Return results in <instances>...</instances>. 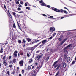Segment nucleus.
I'll use <instances>...</instances> for the list:
<instances>
[{
	"instance_id": "4",
	"label": "nucleus",
	"mask_w": 76,
	"mask_h": 76,
	"mask_svg": "<svg viewBox=\"0 0 76 76\" xmlns=\"http://www.w3.org/2000/svg\"><path fill=\"white\" fill-rule=\"evenodd\" d=\"M52 10H54L55 11V12H60V10L57 9L56 8H55L54 7L52 8Z\"/></svg>"
},
{
	"instance_id": "25",
	"label": "nucleus",
	"mask_w": 76,
	"mask_h": 76,
	"mask_svg": "<svg viewBox=\"0 0 76 76\" xmlns=\"http://www.w3.org/2000/svg\"><path fill=\"white\" fill-rule=\"evenodd\" d=\"M27 56L28 57H30V55H29V53H27Z\"/></svg>"
},
{
	"instance_id": "12",
	"label": "nucleus",
	"mask_w": 76,
	"mask_h": 76,
	"mask_svg": "<svg viewBox=\"0 0 76 76\" xmlns=\"http://www.w3.org/2000/svg\"><path fill=\"white\" fill-rule=\"evenodd\" d=\"M66 60L67 62L68 63H69V62H70V58L68 57V58H67Z\"/></svg>"
},
{
	"instance_id": "18",
	"label": "nucleus",
	"mask_w": 76,
	"mask_h": 76,
	"mask_svg": "<svg viewBox=\"0 0 76 76\" xmlns=\"http://www.w3.org/2000/svg\"><path fill=\"white\" fill-rule=\"evenodd\" d=\"M3 48H1V50L0 51V53H3Z\"/></svg>"
},
{
	"instance_id": "59",
	"label": "nucleus",
	"mask_w": 76,
	"mask_h": 76,
	"mask_svg": "<svg viewBox=\"0 0 76 76\" xmlns=\"http://www.w3.org/2000/svg\"><path fill=\"white\" fill-rule=\"evenodd\" d=\"M36 75L35 74H33L32 75V76H36Z\"/></svg>"
},
{
	"instance_id": "2",
	"label": "nucleus",
	"mask_w": 76,
	"mask_h": 76,
	"mask_svg": "<svg viewBox=\"0 0 76 76\" xmlns=\"http://www.w3.org/2000/svg\"><path fill=\"white\" fill-rule=\"evenodd\" d=\"M47 40H45L42 41L40 43H42V45H40V47H41V46L44 45L45 44H46V43H47Z\"/></svg>"
},
{
	"instance_id": "52",
	"label": "nucleus",
	"mask_w": 76,
	"mask_h": 76,
	"mask_svg": "<svg viewBox=\"0 0 76 76\" xmlns=\"http://www.w3.org/2000/svg\"><path fill=\"white\" fill-rule=\"evenodd\" d=\"M22 73H24L25 71H24V70H22Z\"/></svg>"
},
{
	"instance_id": "20",
	"label": "nucleus",
	"mask_w": 76,
	"mask_h": 76,
	"mask_svg": "<svg viewBox=\"0 0 76 76\" xmlns=\"http://www.w3.org/2000/svg\"><path fill=\"white\" fill-rule=\"evenodd\" d=\"M32 59H30L29 61V62L30 63H32Z\"/></svg>"
},
{
	"instance_id": "29",
	"label": "nucleus",
	"mask_w": 76,
	"mask_h": 76,
	"mask_svg": "<svg viewBox=\"0 0 76 76\" xmlns=\"http://www.w3.org/2000/svg\"><path fill=\"white\" fill-rule=\"evenodd\" d=\"M76 62V61H74L72 63V64H75V63Z\"/></svg>"
},
{
	"instance_id": "34",
	"label": "nucleus",
	"mask_w": 76,
	"mask_h": 76,
	"mask_svg": "<svg viewBox=\"0 0 76 76\" xmlns=\"http://www.w3.org/2000/svg\"><path fill=\"white\" fill-rule=\"evenodd\" d=\"M6 58V56H3V60H5V59Z\"/></svg>"
},
{
	"instance_id": "46",
	"label": "nucleus",
	"mask_w": 76,
	"mask_h": 76,
	"mask_svg": "<svg viewBox=\"0 0 76 76\" xmlns=\"http://www.w3.org/2000/svg\"><path fill=\"white\" fill-rule=\"evenodd\" d=\"M48 18H54V17L53 16H50Z\"/></svg>"
},
{
	"instance_id": "47",
	"label": "nucleus",
	"mask_w": 76,
	"mask_h": 76,
	"mask_svg": "<svg viewBox=\"0 0 76 76\" xmlns=\"http://www.w3.org/2000/svg\"><path fill=\"white\" fill-rule=\"evenodd\" d=\"M23 11H20L18 12V13H23Z\"/></svg>"
},
{
	"instance_id": "11",
	"label": "nucleus",
	"mask_w": 76,
	"mask_h": 76,
	"mask_svg": "<svg viewBox=\"0 0 76 76\" xmlns=\"http://www.w3.org/2000/svg\"><path fill=\"white\" fill-rule=\"evenodd\" d=\"M3 64H4L5 66H7V63L6 62V60H3Z\"/></svg>"
},
{
	"instance_id": "31",
	"label": "nucleus",
	"mask_w": 76,
	"mask_h": 76,
	"mask_svg": "<svg viewBox=\"0 0 76 76\" xmlns=\"http://www.w3.org/2000/svg\"><path fill=\"white\" fill-rule=\"evenodd\" d=\"M17 10H18V11L20 10H21V8H20L18 7L17 8Z\"/></svg>"
},
{
	"instance_id": "30",
	"label": "nucleus",
	"mask_w": 76,
	"mask_h": 76,
	"mask_svg": "<svg viewBox=\"0 0 76 76\" xmlns=\"http://www.w3.org/2000/svg\"><path fill=\"white\" fill-rule=\"evenodd\" d=\"M7 74H8V75H10V71H8L7 72Z\"/></svg>"
},
{
	"instance_id": "26",
	"label": "nucleus",
	"mask_w": 76,
	"mask_h": 76,
	"mask_svg": "<svg viewBox=\"0 0 76 76\" xmlns=\"http://www.w3.org/2000/svg\"><path fill=\"white\" fill-rule=\"evenodd\" d=\"M64 13H66V14H67V13H68V12H67V11H64Z\"/></svg>"
},
{
	"instance_id": "45",
	"label": "nucleus",
	"mask_w": 76,
	"mask_h": 76,
	"mask_svg": "<svg viewBox=\"0 0 76 76\" xmlns=\"http://www.w3.org/2000/svg\"><path fill=\"white\" fill-rule=\"evenodd\" d=\"M16 4H19V1H17Z\"/></svg>"
},
{
	"instance_id": "51",
	"label": "nucleus",
	"mask_w": 76,
	"mask_h": 76,
	"mask_svg": "<svg viewBox=\"0 0 76 76\" xmlns=\"http://www.w3.org/2000/svg\"><path fill=\"white\" fill-rule=\"evenodd\" d=\"M34 66H33L32 67L31 69H34Z\"/></svg>"
},
{
	"instance_id": "60",
	"label": "nucleus",
	"mask_w": 76,
	"mask_h": 76,
	"mask_svg": "<svg viewBox=\"0 0 76 76\" xmlns=\"http://www.w3.org/2000/svg\"><path fill=\"white\" fill-rule=\"evenodd\" d=\"M43 16H47V15L44 14H43Z\"/></svg>"
},
{
	"instance_id": "16",
	"label": "nucleus",
	"mask_w": 76,
	"mask_h": 76,
	"mask_svg": "<svg viewBox=\"0 0 76 76\" xmlns=\"http://www.w3.org/2000/svg\"><path fill=\"white\" fill-rule=\"evenodd\" d=\"M67 38L63 40L62 41V42L61 43V44H63L65 42L66 40H67Z\"/></svg>"
},
{
	"instance_id": "58",
	"label": "nucleus",
	"mask_w": 76,
	"mask_h": 76,
	"mask_svg": "<svg viewBox=\"0 0 76 76\" xmlns=\"http://www.w3.org/2000/svg\"><path fill=\"white\" fill-rule=\"evenodd\" d=\"M58 39L59 40V41H61V39L60 38H59Z\"/></svg>"
},
{
	"instance_id": "40",
	"label": "nucleus",
	"mask_w": 76,
	"mask_h": 76,
	"mask_svg": "<svg viewBox=\"0 0 76 76\" xmlns=\"http://www.w3.org/2000/svg\"><path fill=\"white\" fill-rule=\"evenodd\" d=\"M11 58H12L11 56H10L8 58L9 59H11Z\"/></svg>"
},
{
	"instance_id": "23",
	"label": "nucleus",
	"mask_w": 76,
	"mask_h": 76,
	"mask_svg": "<svg viewBox=\"0 0 76 76\" xmlns=\"http://www.w3.org/2000/svg\"><path fill=\"white\" fill-rule=\"evenodd\" d=\"M59 74V72H58L55 75V76H57Z\"/></svg>"
},
{
	"instance_id": "9",
	"label": "nucleus",
	"mask_w": 76,
	"mask_h": 76,
	"mask_svg": "<svg viewBox=\"0 0 76 76\" xmlns=\"http://www.w3.org/2000/svg\"><path fill=\"white\" fill-rule=\"evenodd\" d=\"M61 67H62V66L61 65V64L59 65L58 66V67L55 69L56 70H57L58 69H59V68H60V67L61 68Z\"/></svg>"
},
{
	"instance_id": "3",
	"label": "nucleus",
	"mask_w": 76,
	"mask_h": 76,
	"mask_svg": "<svg viewBox=\"0 0 76 76\" xmlns=\"http://www.w3.org/2000/svg\"><path fill=\"white\" fill-rule=\"evenodd\" d=\"M42 56H43V54L42 53H41L38 55L37 57V60L38 61L42 57Z\"/></svg>"
},
{
	"instance_id": "13",
	"label": "nucleus",
	"mask_w": 76,
	"mask_h": 76,
	"mask_svg": "<svg viewBox=\"0 0 76 76\" xmlns=\"http://www.w3.org/2000/svg\"><path fill=\"white\" fill-rule=\"evenodd\" d=\"M8 16L10 18H12V15H11V14H10V12H9V11H8Z\"/></svg>"
},
{
	"instance_id": "15",
	"label": "nucleus",
	"mask_w": 76,
	"mask_h": 76,
	"mask_svg": "<svg viewBox=\"0 0 76 76\" xmlns=\"http://www.w3.org/2000/svg\"><path fill=\"white\" fill-rule=\"evenodd\" d=\"M13 60L14 63H16V61H17V59H16L14 58L13 59Z\"/></svg>"
},
{
	"instance_id": "8",
	"label": "nucleus",
	"mask_w": 76,
	"mask_h": 76,
	"mask_svg": "<svg viewBox=\"0 0 76 76\" xmlns=\"http://www.w3.org/2000/svg\"><path fill=\"white\" fill-rule=\"evenodd\" d=\"M63 66L64 68H65L66 67V64L64 62H62Z\"/></svg>"
},
{
	"instance_id": "1",
	"label": "nucleus",
	"mask_w": 76,
	"mask_h": 76,
	"mask_svg": "<svg viewBox=\"0 0 76 76\" xmlns=\"http://www.w3.org/2000/svg\"><path fill=\"white\" fill-rule=\"evenodd\" d=\"M40 43H39L36 45L34 46L33 47L31 48H30V50H31V51H33L34 50V49L36 48V47H38V45H39V44H40Z\"/></svg>"
},
{
	"instance_id": "17",
	"label": "nucleus",
	"mask_w": 76,
	"mask_h": 76,
	"mask_svg": "<svg viewBox=\"0 0 76 76\" xmlns=\"http://www.w3.org/2000/svg\"><path fill=\"white\" fill-rule=\"evenodd\" d=\"M31 67H32V65L30 66H28V67L27 68L28 70H31Z\"/></svg>"
},
{
	"instance_id": "64",
	"label": "nucleus",
	"mask_w": 76,
	"mask_h": 76,
	"mask_svg": "<svg viewBox=\"0 0 76 76\" xmlns=\"http://www.w3.org/2000/svg\"><path fill=\"white\" fill-rule=\"evenodd\" d=\"M63 18H64V17H62L61 18V19H63Z\"/></svg>"
},
{
	"instance_id": "7",
	"label": "nucleus",
	"mask_w": 76,
	"mask_h": 76,
	"mask_svg": "<svg viewBox=\"0 0 76 76\" xmlns=\"http://www.w3.org/2000/svg\"><path fill=\"white\" fill-rule=\"evenodd\" d=\"M18 53V51H15L14 52V53L13 54L14 56L15 57H17V56H18V55L17 54V53Z\"/></svg>"
},
{
	"instance_id": "48",
	"label": "nucleus",
	"mask_w": 76,
	"mask_h": 76,
	"mask_svg": "<svg viewBox=\"0 0 76 76\" xmlns=\"http://www.w3.org/2000/svg\"><path fill=\"white\" fill-rule=\"evenodd\" d=\"M47 7H48V8H50V7H51V6L50 5H47Z\"/></svg>"
},
{
	"instance_id": "22",
	"label": "nucleus",
	"mask_w": 76,
	"mask_h": 76,
	"mask_svg": "<svg viewBox=\"0 0 76 76\" xmlns=\"http://www.w3.org/2000/svg\"><path fill=\"white\" fill-rule=\"evenodd\" d=\"M12 14L15 17H16V13L13 12H12Z\"/></svg>"
},
{
	"instance_id": "55",
	"label": "nucleus",
	"mask_w": 76,
	"mask_h": 76,
	"mask_svg": "<svg viewBox=\"0 0 76 76\" xmlns=\"http://www.w3.org/2000/svg\"><path fill=\"white\" fill-rule=\"evenodd\" d=\"M35 65V66H37V65H38V63H36Z\"/></svg>"
},
{
	"instance_id": "10",
	"label": "nucleus",
	"mask_w": 76,
	"mask_h": 76,
	"mask_svg": "<svg viewBox=\"0 0 76 76\" xmlns=\"http://www.w3.org/2000/svg\"><path fill=\"white\" fill-rule=\"evenodd\" d=\"M38 68H36V69L34 71V73H35V74L37 73H38V72H39V71H38Z\"/></svg>"
},
{
	"instance_id": "50",
	"label": "nucleus",
	"mask_w": 76,
	"mask_h": 76,
	"mask_svg": "<svg viewBox=\"0 0 76 76\" xmlns=\"http://www.w3.org/2000/svg\"><path fill=\"white\" fill-rule=\"evenodd\" d=\"M15 73V71H13V72H12L11 74H14V73Z\"/></svg>"
},
{
	"instance_id": "63",
	"label": "nucleus",
	"mask_w": 76,
	"mask_h": 76,
	"mask_svg": "<svg viewBox=\"0 0 76 76\" xmlns=\"http://www.w3.org/2000/svg\"><path fill=\"white\" fill-rule=\"evenodd\" d=\"M57 63V61H56L55 62H54L55 64H56V63Z\"/></svg>"
},
{
	"instance_id": "53",
	"label": "nucleus",
	"mask_w": 76,
	"mask_h": 76,
	"mask_svg": "<svg viewBox=\"0 0 76 76\" xmlns=\"http://www.w3.org/2000/svg\"><path fill=\"white\" fill-rule=\"evenodd\" d=\"M36 42V40L35 41H34L32 43L34 44V43H35Z\"/></svg>"
},
{
	"instance_id": "32",
	"label": "nucleus",
	"mask_w": 76,
	"mask_h": 76,
	"mask_svg": "<svg viewBox=\"0 0 76 76\" xmlns=\"http://www.w3.org/2000/svg\"><path fill=\"white\" fill-rule=\"evenodd\" d=\"M53 38V36H51L50 38H48V39H51Z\"/></svg>"
},
{
	"instance_id": "49",
	"label": "nucleus",
	"mask_w": 76,
	"mask_h": 76,
	"mask_svg": "<svg viewBox=\"0 0 76 76\" xmlns=\"http://www.w3.org/2000/svg\"><path fill=\"white\" fill-rule=\"evenodd\" d=\"M20 3L21 4H23V3L22 1L20 2Z\"/></svg>"
},
{
	"instance_id": "21",
	"label": "nucleus",
	"mask_w": 76,
	"mask_h": 76,
	"mask_svg": "<svg viewBox=\"0 0 76 76\" xmlns=\"http://www.w3.org/2000/svg\"><path fill=\"white\" fill-rule=\"evenodd\" d=\"M41 6H46L45 4L44 3H43L42 4H41Z\"/></svg>"
},
{
	"instance_id": "5",
	"label": "nucleus",
	"mask_w": 76,
	"mask_h": 76,
	"mask_svg": "<svg viewBox=\"0 0 76 76\" xmlns=\"http://www.w3.org/2000/svg\"><path fill=\"white\" fill-rule=\"evenodd\" d=\"M19 64L20 67H22V66H23V60L20 61L19 62Z\"/></svg>"
},
{
	"instance_id": "19",
	"label": "nucleus",
	"mask_w": 76,
	"mask_h": 76,
	"mask_svg": "<svg viewBox=\"0 0 76 76\" xmlns=\"http://www.w3.org/2000/svg\"><path fill=\"white\" fill-rule=\"evenodd\" d=\"M72 47V44H70L68 46V48H71Z\"/></svg>"
},
{
	"instance_id": "39",
	"label": "nucleus",
	"mask_w": 76,
	"mask_h": 76,
	"mask_svg": "<svg viewBox=\"0 0 76 76\" xmlns=\"http://www.w3.org/2000/svg\"><path fill=\"white\" fill-rule=\"evenodd\" d=\"M4 8L5 9H6V5L5 4L4 5Z\"/></svg>"
},
{
	"instance_id": "41",
	"label": "nucleus",
	"mask_w": 76,
	"mask_h": 76,
	"mask_svg": "<svg viewBox=\"0 0 76 76\" xmlns=\"http://www.w3.org/2000/svg\"><path fill=\"white\" fill-rule=\"evenodd\" d=\"M12 39L13 41H15V38L14 37H12Z\"/></svg>"
},
{
	"instance_id": "62",
	"label": "nucleus",
	"mask_w": 76,
	"mask_h": 76,
	"mask_svg": "<svg viewBox=\"0 0 76 76\" xmlns=\"http://www.w3.org/2000/svg\"><path fill=\"white\" fill-rule=\"evenodd\" d=\"M13 27L14 28H15L16 27V26H15V24L13 25Z\"/></svg>"
},
{
	"instance_id": "27",
	"label": "nucleus",
	"mask_w": 76,
	"mask_h": 76,
	"mask_svg": "<svg viewBox=\"0 0 76 76\" xmlns=\"http://www.w3.org/2000/svg\"><path fill=\"white\" fill-rule=\"evenodd\" d=\"M27 40L28 41V42H29V41H31V39L29 38H28Z\"/></svg>"
},
{
	"instance_id": "36",
	"label": "nucleus",
	"mask_w": 76,
	"mask_h": 76,
	"mask_svg": "<svg viewBox=\"0 0 76 76\" xmlns=\"http://www.w3.org/2000/svg\"><path fill=\"white\" fill-rule=\"evenodd\" d=\"M42 2H43V1H42V0H41L39 1V3H42Z\"/></svg>"
},
{
	"instance_id": "37",
	"label": "nucleus",
	"mask_w": 76,
	"mask_h": 76,
	"mask_svg": "<svg viewBox=\"0 0 76 76\" xmlns=\"http://www.w3.org/2000/svg\"><path fill=\"white\" fill-rule=\"evenodd\" d=\"M21 42H22L21 41V40H18V43H19V44H21Z\"/></svg>"
},
{
	"instance_id": "35",
	"label": "nucleus",
	"mask_w": 76,
	"mask_h": 76,
	"mask_svg": "<svg viewBox=\"0 0 76 76\" xmlns=\"http://www.w3.org/2000/svg\"><path fill=\"white\" fill-rule=\"evenodd\" d=\"M12 66H13V65H9V67H10V68H11V67H12Z\"/></svg>"
},
{
	"instance_id": "54",
	"label": "nucleus",
	"mask_w": 76,
	"mask_h": 76,
	"mask_svg": "<svg viewBox=\"0 0 76 76\" xmlns=\"http://www.w3.org/2000/svg\"><path fill=\"white\" fill-rule=\"evenodd\" d=\"M67 48H68V46L65 48V49H67Z\"/></svg>"
},
{
	"instance_id": "44",
	"label": "nucleus",
	"mask_w": 76,
	"mask_h": 76,
	"mask_svg": "<svg viewBox=\"0 0 76 76\" xmlns=\"http://www.w3.org/2000/svg\"><path fill=\"white\" fill-rule=\"evenodd\" d=\"M49 57H47L46 58L47 60H48L49 59Z\"/></svg>"
},
{
	"instance_id": "42",
	"label": "nucleus",
	"mask_w": 76,
	"mask_h": 76,
	"mask_svg": "<svg viewBox=\"0 0 76 76\" xmlns=\"http://www.w3.org/2000/svg\"><path fill=\"white\" fill-rule=\"evenodd\" d=\"M23 42H24V43H25V42H26V41L25 39L23 40Z\"/></svg>"
},
{
	"instance_id": "24",
	"label": "nucleus",
	"mask_w": 76,
	"mask_h": 76,
	"mask_svg": "<svg viewBox=\"0 0 76 76\" xmlns=\"http://www.w3.org/2000/svg\"><path fill=\"white\" fill-rule=\"evenodd\" d=\"M64 12V11L63 10H60V12H59L60 13H63Z\"/></svg>"
},
{
	"instance_id": "61",
	"label": "nucleus",
	"mask_w": 76,
	"mask_h": 76,
	"mask_svg": "<svg viewBox=\"0 0 76 76\" xmlns=\"http://www.w3.org/2000/svg\"><path fill=\"white\" fill-rule=\"evenodd\" d=\"M18 6H19V7H22V5H20V4H19V5H18Z\"/></svg>"
},
{
	"instance_id": "28",
	"label": "nucleus",
	"mask_w": 76,
	"mask_h": 76,
	"mask_svg": "<svg viewBox=\"0 0 76 76\" xmlns=\"http://www.w3.org/2000/svg\"><path fill=\"white\" fill-rule=\"evenodd\" d=\"M18 28L20 29L21 31H22V29H21V28L20 27V26L19 25H18Z\"/></svg>"
},
{
	"instance_id": "56",
	"label": "nucleus",
	"mask_w": 76,
	"mask_h": 76,
	"mask_svg": "<svg viewBox=\"0 0 76 76\" xmlns=\"http://www.w3.org/2000/svg\"><path fill=\"white\" fill-rule=\"evenodd\" d=\"M39 51H37L36 52V53H39Z\"/></svg>"
},
{
	"instance_id": "6",
	"label": "nucleus",
	"mask_w": 76,
	"mask_h": 76,
	"mask_svg": "<svg viewBox=\"0 0 76 76\" xmlns=\"http://www.w3.org/2000/svg\"><path fill=\"white\" fill-rule=\"evenodd\" d=\"M55 31V28L54 27H51L50 28V30L49 31V32H54Z\"/></svg>"
},
{
	"instance_id": "57",
	"label": "nucleus",
	"mask_w": 76,
	"mask_h": 76,
	"mask_svg": "<svg viewBox=\"0 0 76 76\" xmlns=\"http://www.w3.org/2000/svg\"><path fill=\"white\" fill-rule=\"evenodd\" d=\"M64 9H66V10H67L68 11H69V10H68V9L66 7H64Z\"/></svg>"
},
{
	"instance_id": "14",
	"label": "nucleus",
	"mask_w": 76,
	"mask_h": 76,
	"mask_svg": "<svg viewBox=\"0 0 76 76\" xmlns=\"http://www.w3.org/2000/svg\"><path fill=\"white\" fill-rule=\"evenodd\" d=\"M42 67V66L39 65L37 67V69H38V71H39V69H41V68Z\"/></svg>"
},
{
	"instance_id": "38",
	"label": "nucleus",
	"mask_w": 76,
	"mask_h": 76,
	"mask_svg": "<svg viewBox=\"0 0 76 76\" xmlns=\"http://www.w3.org/2000/svg\"><path fill=\"white\" fill-rule=\"evenodd\" d=\"M58 65H56L54 67V68H56L58 66Z\"/></svg>"
},
{
	"instance_id": "33",
	"label": "nucleus",
	"mask_w": 76,
	"mask_h": 76,
	"mask_svg": "<svg viewBox=\"0 0 76 76\" xmlns=\"http://www.w3.org/2000/svg\"><path fill=\"white\" fill-rule=\"evenodd\" d=\"M26 9H27L28 10H30V8L28 7H26Z\"/></svg>"
},
{
	"instance_id": "43",
	"label": "nucleus",
	"mask_w": 76,
	"mask_h": 76,
	"mask_svg": "<svg viewBox=\"0 0 76 76\" xmlns=\"http://www.w3.org/2000/svg\"><path fill=\"white\" fill-rule=\"evenodd\" d=\"M28 6V4H27V3H25V6Z\"/></svg>"
}]
</instances>
